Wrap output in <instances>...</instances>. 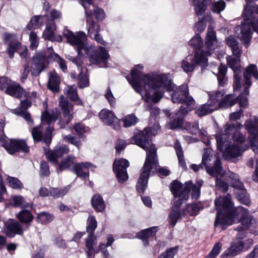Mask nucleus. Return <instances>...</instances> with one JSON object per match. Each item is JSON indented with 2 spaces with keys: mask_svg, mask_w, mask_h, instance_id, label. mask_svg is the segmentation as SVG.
Wrapping results in <instances>:
<instances>
[{
  "mask_svg": "<svg viewBox=\"0 0 258 258\" xmlns=\"http://www.w3.org/2000/svg\"><path fill=\"white\" fill-rule=\"evenodd\" d=\"M143 68L141 64L137 65L132 71L131 77L127 79L146 102L157 103L163 97V89L167 91L172 89L171 80L163 74L145 75L142 71Z\"/></svg>",
  "mask_w": 258,
  "mask_h": 258,
  "instance_id": "f257e3e1",
  "label": "nucleus"
},
{
  "mask_svg": "<svg viewBox=\"0 0 258 258\" xmlns=\"http://www.w3.org/2000/svg\"><path fill=\"white\" fill-rule=\"evenodd\" d=\"M215 205L217 211L215 225L217 226L221 225L224 226L226 225H232L238 221L240 225L235 228L239 233L235 240H243L245 238L246 234L244 231L252 224V221H254L249 215L248 211L242 207H238L237 208L234 207L230 195L215 199Z\"/></svg>",
  "mask_w": 258,
  "mask_h": 258,
  "instance_id": "f03ea898",
  "label": "nucleus"
},
{
  "mask_svg": "<svg viewBox=\"0 0 258 258\" xmlns=\"http://www.w3.org/2000/svg\"><path fill=\"white\" fill-rule=\"evenodd\" d=\"M151 132L150 128H145L144 131L135 134L130 139L131 143L139 146L146 151L145 162L136 185L138 192L141 194L145 191L147 187L150 173L156 172L158 169L159 173L162 175L167 176L170 173V171L167 169H158L157 149L149 140V133Z\"/></svg>",
  "mask_w": 258,
  "mask_h": 258,
  "instance_id": "7ed1b4c3",
  "label": "nucleus"
},
{
  "mask_svg": "<svg viewBox=\"0 0 258 258\" xmlns=\"http://www.w3.org/2000/svg\"><path fill=\"white\" fill-rule=\"evenodd\" d=\"M203 183L202 179L193 184L191 181L186 182L184 185L175 180L170 184V190L174 197V205L171 211L169 219L172 226H175L177 221L185 214L184 211H181L179 207L181 204L188 199L190 189H192V199H198L200 195V189Z\"/></svg>",
  "mask_w": 258,
  "mask_h": 258,
  "instance_id": "20e7f679",
  "label": "nucleus"
},
{
  "mask_svg": "<svg viewBox=\"0 0 258 258\" xmlns=\"http://www.w3.org/2000/svg\"><path fill=\"white\" fill-rule=\"evenodd\" d=\"M58 115L56 109L53 110L51 113L47 111L42 113L41 123L34 127L32 131V136L35 142H40L43 140L47 145L51 143L54 128L50 126V124L57 119Z\"/></svg>",
  "mask_w": 258,
  "mask_h": 258,
  "instance_id": "39448f33",
  "label": "nucleus"
},
{
  "mask_svg": "<svg viewBox=\"0 0 258 258\" xmlns=\"http://www.w3.org/2000/svg\"><path fill=\"white\" fill-rule=\"evenodd\" d=\"M63 35L67 39L68 43L72 46L77 47L78 56H69L68 58L76 64L79 69L82 62V56L85 54L89 56L90 48L86 44V35L83 31H79L75 34L69 29H65L63 32Z\"/></svg>",
  "mask_w": 258,
  "mask_h": 258,
  "instance_id": "423d86ee",
  "label": "nucleus"
},
{
  "mask_svg": "<svg viewBox=\"0 0 258 258\" xmlns=\"http://www.w3.org/2000/svg\"><path fill=\"white\" fill-rule=\"evenodd\" d=\"M242 15L244 22L241 26L236 27V30L240 31L241 36L239 37L247 47L252 34L251 28L258 33V17L253 16L251 7L248 5L244 6Z\"/></svg>",
  "mask_w": 258,
  "mask_h": 258,
  "instance_id": "0eeeda50",
  "label": "nucleus"
},
{
  "mask_svg": "<svg viewBox=\"0 0 258 258\" xmlns=\"http://www.w3.org/2000/svg\"><path fill=\"white\" fill-rule=\"evenodd\" d=\"M171 98L174 103H182L179 109V112L182 114L187 113L195 107V100L189 95L188 86L186 84L177 88L172 94Z\"/></svg>",
  "mask_w": 258,
  "mask_h": 258,
  "instance_id": "6e6552de",
  "label": "nucleus"
},
{
  "mask_svg": "<svg viewBox=\"0 0 258 258\" xmlns=\"http://www.w3.org/2000/svg\"><path fill=\"white\" fill-rule=\"evenodd\" d=\"M245 137L240 132H235L234 135V144L229 145L228 142L223 144L224 149L219 150L223 153L225 158L229 160L240 156L242 152L247 148L244 146V142Z\"/></svg>",
  "mask_w": 258,
  "mask_h": 258,
  "instance_id": "1a4fd4ad",
  "label": "nucleus"
},
{
  "mask_svg": "<svg viewBox=\"0 0 258 258\" xmlns=\"http://www.w3.org/2000/svg\"><path fill=\"white\" fill-rule=\"evenodd\" d=\"M226 178L234 188V193L238 200L241 203L248 206L250 203L249 198L243 183L240 180L239 175L234 172H229L227 173Z\"/></svg>",
  "mask_w": 258,
  "mask_h": 258,
  "instance_id": "9d476101",
  "label": "nucleus"
},
{
  "mask_svg": "<svg viewBox=\"0 0 258 258\" xmlns=\"http://www.w3.org/2000/svg\"><path fill=\"white\" fill-rule=\"evenodd\" d=\"M243 75L245 79L243 84L244 90L243 94L240 95L236 100L238 101L240 107L246 108L248 105V101L245 96L249 94V88L251 85V76H252L255 80H258V71L256 66L254 64L249 65L245 69Z\"/></svg>",
  "mask_w": 258,
  "mask_h": 258,
  "instance_id": "9b49d317",
  "label": "nucleus"
},
{
  "mask_svg": "<svg viewBox=\"0 0 258 258\" xmlns=\"http://www.w3.org/2000/svg\"><path fill=\"white\" fill-rule=\"evenodd\" d=\"M212 157L211 149L209 148L205 149L202 161L200 164L201 169L205 168L207 172L212 176L217 177L218 175L223 176L224 175V171L221 166V161L219 158H217L216 160L214 166L209 167L208 166V164L212 160Z\"/></svg>",
  "mask_w": 258,
  "mask_h": 258,
  "instance_id": "f8f14e48",
  "label": "nucleus"
},
{
  "mask_svg": "<svg viewBox=\"0 0 258 258\" xmlns=\"http://www.w3.org/2000/svg\"><path fill=\"white\" fill-rule=\"evenodd\" d=\"M189 45L195 47L197 50L195 52L194 61L196 64H199L202 68L208 65L207 56L210 54V50L205 52L201 47L203 44L200 35H196L188 42Z\"/></svg>",
  "mask_w": 258,
  "mask_h": 258,
  "instance_id": "ddd939ff",
  "label": "nucleus"
},
{
  "mask_svg": "<svg viewBox=\"0 0 258 258\" xmlns=\"http://www.w3.org/2000/svg\"><path fill=\"white\" fill-rule=\"evenodd\" d=\"M244 125L249 134L248 139L252 150L258 153V117L250 116L245 121Z\"/></svg>",
  "mask_w": 258,
  "mask_h": 258,
  "instance_id": "4468645a",
  "label": "nucleus"
},
{
  "mask_svg": "<svg viewBox=\"0 0 258 258\" xmlns=\"http://www.w3.org/2000/svg\"><path fill=\"white\" fill-rule=\"evenodd\" d=\"M194 9L197 16L199 17V21L195 24L197 30L202 32L206 28V25L204 22L205 19V12L208 5L211 0H192Z\"/></svg>",
  "mask_w": 258,
  "mask_h": 258,
  "instance_id": "2eb2a0df",
  "label": "nucleus"
},
{
  "mask_svg": "<svg viewBox=\"0 0 258 258\" xmlns=\"http://www.w3.org/2000/svg\"><path fill=\"white\" fill-rule=\"evenodd\" d=\"M243 125L239 122L232 123H227L224 127V131L216 136L217 148L218 150L224 149L223 144L225 142H228L229 139L231 138H234L232 136L235 128L240 129Z\"/></svg>",
  "mask_w": 258,
  "mask_h": 258,
  "instance_id": "dca6fc26",
  "label": "nucleus"
},
{
  "mask_svg": "<svg viewBox=\"0 0 258 258\" xmlns=\"http://www.w3.org/2000/svg\"><path fill=\"white\" fill-rule=\"evenodd\" d=\"M59 105L62 110V117L58 123L60 128H64L73 118V105L62 95L60 97Z\"/></svg>",
  "mask_w": 258,
  "mask_h": 258,
  "instance_id": "f3484780",
  "label": "nucleus"
},
{
  "mask_svg": "<svg viewBox=\"0 0 258 258\" xmlns=\"http://www.w3.org/2000/svg\"><path fill=\"white\" fill-rule=\"evenodd\" d=\"M130 163L128 160L123 158L115 159L113 164V170L116 174V177L120 183H123L128 179L127 168Z\"/></svg>",
  "mask_w": 258,
  "mask_h": 258,
  "instance_id": "a211bd4d",
  "label": "nucleus"
},
{
  "mask_svg": "<svg viewBox=\"0 0 258 258\" xmlns=\"http://www.w3.org/2000/svg\"><path fill=\"white\" fill-rule=\"evenodd\" d=\"M235 56L229 55L227 57V63L234 72L233 88L234 91L238 90L241 87V78L239 74L240 71L239 70L240 67L239 58L241 56Z\"/></svg>",
  "mask_w": 258,
  "mask_h": 258,
  "instance_id": "6ab92c4d",
  "label": "nucleus"
},
{
  "mask_svg": "<svg viewBox=\"0 0 258 258\" xmlns=\"http://www.w3.org/2000/svg\"><path fill=\"white\" fill-rule=\"evenodd\" d=\"M4 41L8 45L7 52L10 57L13 58L14 54L21 47V43L19 42L18 37L15 34L6 32L4 34Z\"/></svg>",
  "mask_w": 258,
  "mask_h": 258,
  "instance_id": "aec40b11",
  "label": "nucleus"
},
{
  "mask_svg": "<svg viewBox=\"0 0 258 258\" xmlns=\"http://www.w3.org/2000/svg\"><path fill=\"white\" fill-rule=\"evenodd\" d=\"M3 142H4L3 146L11 154H13L18 151L27 153L29 151V147L26 145L24 141L11 139L9 143H6L5 140Z\"/></svg>",
  "mask_w": 258,
  "mask_h": 258,
  "instance_id": "412c9836",
  "label": "nucleus"
},
{
  "mask_svg": "<svg viewBox=\"0 0 258 258\" xmlns=\"http://www.w3.org/2000/svg\"><path fill=\"white\" fill-rule=\"evenodd\" d=\"M99 116L105 124L111 126L115 130L120 128V120L113 112L108 109H103L100 112Z\"/></svg>",
  "mask_w": 258,
  "mask_h": 258,
  "instance_id": "4be33fe9",
  "label": "nucleus"
},
{
  "mask_svg": "<svg viewBox=\"0 0 258 258\" xmlns=\"http://www.w3.org/2000/svg\"><path fill=\"white\" fill-rule=\"evenodd\" d=\"M70 150L66 145L56 147L53 151L45 150V155L48 160L52 163L57 164L59 158L69 153Z\"/></svg>",
  "mask_w": 258,
  "mask_h": 258,
  "instance_id": "5701e85b",
  "label": "nucleus"
},
{
  "mask_svg": "<svg viewBox=\"0 0 258 258\" xmlns=\"http://www.w3.org/2000/svg\"><path fill=\"white\" fill-rule=\"evenodd\" d=\"M5 232L9 237H14L16 234L22 235L23 231L22 225L18 221L10 219L5 223Z\"/></svg>",
  "mask_w": 258,
  "mask_h": 258,
  "instance_id": "b1692460",
  "label": "nucleus"
},
{
  "mask_svg": "<svg viewBox=\"0 0 258 258\" xmlns=\"http://www.w3.org/2000/svg\"><path fill=\"white\" fill-rule=\"evenodd\" d=\"M109 55L103 47H99V52L98 55L90 56V61L96 65H102L101 67H107V60Z\"/></svg>",
  "mask_w": 258,
  "mask_h": 258,
  "instance_id": "393cba45",
  "label": "nucleus"
},
{
  "mask_svg": "<svg viewBox=\"0 0 258 258\" xmlns=\"http://www.w3.org/2000/svg\"><path fill=\"white\" fill-rule=\"evenodd\" d=\"M45 56L43 53L36 54L33 59L31 64V73L33 75H38L44 69Z\"/></svg>",
  "mask_w": 258,
  "mask_h": 258,
  "instance_id": "a878e982",
  "label": "nucleus"
},
{
  "mask_svg": "<svg viewBox=\"0 0 258 258\" xmlns=\"http://www.w3.org/2000/svg\"><path fill=\"white\" fill-rule=\"evenodd\" d=\"M96 244V237L94 234H88L85 239V246L87 248L85 252L88 258H94L95 254L99 252V250H96L94 248Z\"/></svg>",
  "mask_w": 258,
  "mask_h": 258,
  "instance_id": "bb28decb",
  "label": "nucleus"
},
{
  "mask_svg": "<svg viewBox=\"0 0 258 258\" xmlns=\"http://www.w3.org/2000/svg\"><path fill=\"white\" fill-rule=\"evenodd\" d=\"M91 164L89 162L75 163L73 171L83 179L88 178L89 175V168Z\"/></svg>",
  "mask_w": 258,
  "mask_h": 258,
  "instance_id": "cd10ccee",
  "label": "nucleus"
},
{
  "mask_svg": "<svg viewBox=\"0 0 258 258\" xmlns=\"http://www.w3.org/2000/svg\"><path fill=\"white\" fill-rule=\"evenodd\" d=\"M243 252L236 240H234L230 246L220 256V258H227L228 256H235Z\"/></svg>",
  "mask_w": 258,
  "mask_h": 258,
  "instance_id": "c85d7f7f",
  "label": "nucleus"
},
{
  "mask_svg": "<svg viewBox=\"0 0 258 258\" xmlns=\"http://www.w3.org/2000/svg\"><path fill=\"white\" fill-rule=\"evenodd\" d=\"M225 92L223 90L209 92L208 102L210 105L214 106L215 109H219L220 101L222 100Z\"/></svg>",
  "mask_w": 258,
  "mask_h": 258,
  "instance_id": "c756f323",
  "label": "nucleus"
},
{
  "mask_svg": "<svg viewBox=\"0 0 258 258\" xmlns=\"http://www.w3.org/2000/svg\"><path fill=\"white\" fill-rule=\"evenodd\" d=\"M217 43L216 32L214 31L213 28L210 25L208 28L205 45L209 49L212 50L215 49Z\"/></svg>",
  "mask_w": 258,
  "mask_h": 258,
  "instance_id": "7c9ffc66",
  "label": "nucleus"
},
{
  "mask_svg": "<svg viewBox=\"0 0 258 258\" xmlns=\"http://www.w3.org/2000/svg\"><path fill=\"white\" fill-rule=\"evenodd\" d=\"M226 43L228 46L231 48L233 54L234 56H241L242 46L234 37L232 36L228 37L226 39Z\"/></svg>",
  "mask_w": 258,
  "mask_h": 258,
  "instance_id": "2f4dec72",
  "label": "nucleus"
},
{
  "mask_svg": "<svg viewBox=\"0 0 258 258\" xmlns=\"http://www.w3.org/2000/svg\"><path fill=\"white\" fill-rule=\"evenodd\" d=\"M60 78L55 72H51L49 75L48 88L51 91L56 92L59 90Z\"/></svg>",
  "mask_w": 258,
  "mask_h": 258,
  "instance_id": "473e14b6",
  "label": "nucleus"
},
{
  "mask_svg": "<svg viewBox=\"0 0 258 258\" xmlns=\"http://www.w3.org/2000/svg\"><path fill=\"white\" fill-rule=\"evenodd\" d=\"M76 163L75 157L72 156H68L66 158H62L58 165V171L64 170H71L73 171Z\"/></svg>",
  "mask_w": 258,
  "mask_h": 258,
  "instance_id": "72a5a7b5",
  "label": "nucleus"
},
{
  "mask_svg": "<svg viewBox=\"0 0 258 258\" xmlns=\"http://www.w3.org/2000/svg\"><path fill=\"white\" fill-rule=\"evenodd\" d=\"M31 106V103L27 100L21 101V106L17 114L23 117L28 123H33V120L31 118L30 114L26 111V109Z\"/></svg>",
  "mask_w": 258,
  "mask_h": 258,
  "instance_id": "f704fd0d",
  "label": "nucleus"
},
{
  "mask_svg": "<svg viewBox=\"0 0 258 258\" xmlns=\"http://www.w3.org/2000/svg\"><path fill=\"white\" fill-rule=\"evenodd\" d=\"M23 89L19 84L12 82L8 88L6 90V93L16 98H20L23 94Z\"/></svg>",
  "mask_w": 258,
  "mask_h": 258,
  "instance_id": "c9c22d12",
  "label": "nucleus"
},
{
  "mask_svg": "<svg viewBox=\"0 0 258 258\" xmlns=\"http://www.w3.org/2000/svg\"><path fill=\"white\" fill-rule=\"evenodd\" d=\"M156 231L154 227L143 230L137 234L136 236L139 239H142L146 246L149 244L148 238L151 236H154L156 234Z\"/></svg>",
  "mask_w": 258,
  "mask_h": 258,
  "instance_id": "e433bc0d",
  "label": "nucleus"
},
{
  "mask_svg": "<svg viewBox=\"0 0 258 258\" xmlns=\"http://www.w3.org/2000/svg\"><path fill=\"white\" fill-rule=\"evenodd\" d=\"M11 204L15 207H21L22 208L32 209V205L30 203H26L24 198L20 196H14L12 198Z\"/></svg>",
  "mask_w": 258,
  "mask_h": 258,
  "instance_id": "4c0bfd02",
  "label": "nucleus"
},
{
  "mask_svg": "<svg viewBox=\"0 0 258 258\" xmlns=\"http://www.w3.org/2000/svg\"><path fill=\"white\" fill-rule=\"evenodd\" d=\"M64 93L70 100L74 101L78 100V104H82V101L79 99L77 89L75 85L68 86L66 87L64 89Z\"/></svg>",
  "mask_w": 258,
  "mask_h": 258,
  "instance_id": "58836bf2",
  "label": "nucleus"
},
{
  "mask_svg": "<svg viewBox=\"0 0 258 258\" xmlns=\"http://www.w3.org/2000/svg\"><path fill=\"white\" fill-rule=\"evenodd\" d=\"M23 208L17 215L18 219L22 223H29L32 221L33 216L31 212L28 209Z\"/></svg>",
  "mask_w": 258,
  "mask_h": 258,
  "instance_id": "ea45409f",
  "label": "nucleus"
},
{
  "mask_svg": "<svg viewBox=\"0 0 258 258\" xmlns=\"http://www.w3.org/2000/svg\"><path fill=\"white\" fill-rule=\"evenodd\" d=\"M86 22L89 25L88 27V34L90 37H91L95 34H98L99 32L100 29V26L92 20V15L89 16L86 15Z\"/></svg>",
  "mask_w": 258,
  "mask_h": 258,
  "instance_id": "a19ab883",
  "label": "nucleus"
},
{
  "mask_svg": "<svg viewBox=\"0 0 258 258\" xmlns=\"http://www.w3.org/2000/svg\"><path fill=\"white\" fill-rule=\"evenodd\" d=\"M92 207L97 212L103 211L105 208L104 202L102 198L99 195H95L92 198Z\"/></svg>",
  "mask_w": 258,
  "mask_h": 258,
  "instance_id": "79ce46f5",
  "label": "nucleus"
},
{
  "mask_svg": "<svg viewBox=\"0 0 258 258\" xmlns=\"http://www.w3.org/2000/svg\"><path fill=\"white\" fill-rule=\"evenodd\" d=\"M218 72L216 76L218 81L219 86L223 87L227 81V78L226 77L227 68L225 66L220 64L218 68Z\"/></svg>",
  "mask_w": 258,
  "mask_h": 258,
  "instance_id": "37998d69",
  "label": "nucleus"
},
{
  "mask_svg": "<svg viewBox=\"0 0 258 258\" xmlns=\"http://www.w3.org/2000/svg\"><path fill=\"white\" fill-rule=\"evenodd\" d=\"M185 114H182L178 111L177 113L175 114L174 118L167 124L169 128L174 130L181 126L183 122V117Z\"/></svg>",
  "mask_w": 258,
  "mask_h": 258,
  "instance_id": "c03bdc74",
  "label": "nucleus"
},
{
  "mask_svg": "<svg viewBox=\"0 0 258 258\" xmlns=\"http://www.w3.org/2000/svg\"><path fill=\"white\" fill-rule=\"evenodd\" d=\"M236 102L235 96L232 94L227 95L220 101V108H227L234 105Z\"/></svg>",
  "mask_w": 258,
  "mask_h": 258,
  "instance_id": "a18cd8bd",
  "label": "nucleus"
},
{
  "mask_svg": "<svg viewBox=\"0 0 258 258\" xmlns=\"http://www.w3.org/2000/svg\"><path fill=\"white\" fill-rule=\"evenodd\" d=\"M215 110V107H214V106L210 105V104L207 102L205 104H203L199 107L196 110V113L199 116H203Z\"/></svg>",
  "mask_w": 258,
  "mask_h": 258,
  "instance_id": "49530a36",
  "label": "nucleus"
},
{
  "mask_svg": "<svg viewBox=\"0 0 258 258\" xmlns=\"http://www.w3.org/2000/svg\"><path fill=\"white\" fill-rule=\"evenodd\" d=\"M55 29L56 26L53 21H50L48 22L46 24V28L43 32L45 38L49 40L53 39Z\"/></svg>",
  "mask_w": 258,
  "mask_h": 258,
  "instance_id": "de8ad7c7",
  "label": "nucleus"
},
{
  "mask_svg": "<svg viewBox=\"0 0 258 258\" xmlns=\"http://www.w3.org/2000/svg\"><path fill=\"white\" fill-rule=\"evenodd\" d=\"M88 77L86 74V69L82 70L78 76V85L80 88H84L89 86Z\"/></svg>",
  "mask_w": 258,
  "mask_h": 258,
  "instance_id": "09e8293b",
  "label": "nucleus"
},
{
  "mask_svg": "<svg viewBox=\"0 0 258 258\" xmlns=\"http://www.w3.org/2000/svg\"><path fill=\"white\" fill-rule=\"evenodd\" d=\"M70 189L69 186H66L63 188H50V196L54 199L58 198L66 195Z\"/></svg>",
  "mask_w": 258,
  "mask_h": 258,
  "instance_id": "8fccbe9b",
  "label": "nucleus"
},
{
  "mask_svg": "<svg viewBox=\"0 0 258 258\" xmlns=\"http://www.w3.org/2000/svg\"><path fill=\"white\" fill-rule=\"evenodd\" d=\"M43 16H35L32 18L30 22L27 25L29 29L39 28L42 25V19L44 18Z\"/></svg>",
  "mask_w": 258,
  "mask_h": 258,
  "instance_id": "3c124183",
  "label": "nucleus"
},
{
  "mask_svg": "<svg viewBox=\"0 0 258 258\" xmlns=\"http://www.w3.org/2000/svg\"><path fill=\"white\" fill-rule=\"evenodd\" d=\"M54 217L53 215L45 212H42L37 215V221L42 224H47L53 220Z\"/></svg>",
  "mask_w": 258,
  "mask_h": 258,
  "instance_id": "603ef678",
  "label": "nucleus"
},
{
  "mask_svg": "<svg viewBox=\"0 0 258 258\" xmlns=\"http://www.w3.org/2000/svg\"><path fill=\"white\" fill-rule=\"evenodd\" d=\"M226 7V3L222 0L214 2L211 6V11L215 13L220 14Z\"/></svg>",
  "mask_w": 258,
  "mask_h": 258,
  "instance_id": "864d4df0",
  "label": "nucleus"
},
{
  "mask_svg": "<svg viewBox=\"0 0 258 258\" xmlns=\"http://www.w3.org/2000/svg\"><path fill=\"white\" fill-rule=\"evenodd\" d=\"M174 148L178 157L179 164L183 167H185V162L184 159L182 149L180 144L178 142H176L174 145Z\"/></svg>",
  "mask_w": 258,
  "mask_h": 258,
  "instance_id": "5fc2aeb1",
  "label": "nucleus"
},
{
  "mask_svg": "<svg viewBox=\"0 0 258 258\" xmlns=\"http://www.w3.org/2000/svg\"><path fill=\"white\" fill-rule=\"evenodd\" d=\"M178 250V246H174L168 248L161 253L158 258H173Z\"/></svg>",
  "mask_w": 258,
  "mask_h": 258,
  "instance_id": "6e6d98bb",
  "label": "nucleus"
},
{
  "mask_svg": "<svg viewBox=\"0 0 258 258\" xmlns=\"http://www.w3.org/2000/svg\"><path fill=\"white\" fill-rule=\"evenodd\" d=\"M189 59H190V58H188V57H187L182 60L181 63V67L183 71L186 73L192 72L195 66L197 65V64H196L194 61H193L194 64H191L188 61ZM192 61H194V58L192 59ZM198 66L200 65L198 64Z\"/></svg>",
  "mask_w": 258,
  "mask_h": 258,
  "instance_id": "4d7b16f0",
  "label": "nucleus"
},
{
  "mask_svg": "<svg viewBox=\"0 0 258 258\" xmlns=\"http://www.w3.org/2000/svg\"><path fill=\"white\" fill-rule=\"evenodd\" d=\"M138 121V118L133 114L125 116L123 119L124 126L127 127L134 125Z\"/></svg>",
  "mask_w": 258,
  "mask_h": 258,
  "instance_id": "13d9d810",
  "label": "nucleus"
},
{
  "mask_svg": "<svg viewBox=\"0 0 258 258\" xmlns=\"http://www.w3.org/2000/svg\"><path fill=\"white\" fill-rule=\"evenodd\" d=\"M88 225L86 230L88 234H94V231L97 227V221L93 216H89L88 218Z\"/></svg>",
  "mask_w": 258,
  "mask_h": 258,
  "instance_id": "bf43d9fd",
  "label": "nucleus"
},
{
  "mask_svg": "<svg viewBox=\"0 0 258 258\" xmlns=\"http://www.w3.org/2000/svg\"><path fill=\"white\" fill-rule=\"evenodd\" d=\"M222 247V244L220 242H218L214 245L210 252L205 258H216L220 253Z\"/></svg>",
  "mask_w": 258,
  "mask_h": 258,
  "instance_id": "052dcab7",
  "label": "nucleus"
},
{
  "mask_svg": "<svg viewBox=\"0 0 258 258\" xmlns=\"http://www.w3.org/2000/svg\"><path fill=\"white\" fill-rule=\"evenodd\" d=\"M202 209L200 204H193L188 205L186 207V211L190 216H195Z\"/></svg>",
  "mask_w": 258,
  "mask_h": 258,
  "instance_id": "680f3d73",
  "label": "nucleus"
},
{
  "mask_svg": "<svg viewBox=\"0 0 258 258\" xmlns=\"http://www.w3.org/2000/svg\"><path fill=\"white\" fill-rule=\"evenodd\" d=\"M7 180L9 185L13 188H21L23 186L21 181L17 178L8 176Z\"/></svg>",
  "mask_w": 258,
  "mask_h": 258,
  "instance_id": "e2e57ef3",
  "label": "nucleus"
},
{
  "mask_svg": "<svg viewBox=\"0 0 258 258\" xmlns=\"http://www.w3.org/2000/svg\"><path fill=\"white\" fill-rule=\"evenodd\" d=\"M236 241L243 251L248 250L253 242V240L251 238H248L244 240H239Z\"/></svg>",
  "mask_w": 258,
  "mask_h": 258,
  "instance_id": "0e129e2a",
  "label": "nucleus"
},
{
  "mask_svg": "<svg viewBox=\"0 0 258 258\" xmlns=\"http://www.w3.org/2000/svg\"><path fill=\"white\" fill-rule=\"evenodd\" d=\"M64 140L66 142L74 145L76 146L78 148H79L81 145V141L76 137H73L71 135L64 136L63 137Z\"/></svg>",
  "mask_w": 258,
  "mask_h": 258,
  "instance_id": "69168bd1",
  "label": "nucleus"
},
{
  "mask_svg": "<svg viewBox=\"0 0 258 258\" xmlns=\"http://www.w3.org/2000/svg\"><path fill=\"white\" fill-rule=\"evenodd\" d=\"M185 128L191 134H197L199 133V124L198 122H195L191 123L188 122L185 125Z\"/></svg>",
  "mask_w": 258,
  "mask_h": 258,
  "instance_id": "338daca9",
  "label": "nucleus"
},
{
  "mask_svg": "<svg viewBox=\"0 0 258 258\" xmlns=\"http://www.w3.org/2000/svg\"><path fill=\"white\" fill-rule=\"evenodd\" d=\"M216 186L218 189L224 192H226L228 188L227 183L218 178L216 179Z\"/></svg>",
  "mask_w": 258,
  "mask_h": 258,
  "instance_id": "774afa93",
  "label": "nucleus"
}]
</instances>
